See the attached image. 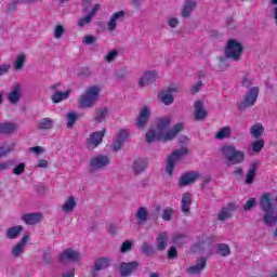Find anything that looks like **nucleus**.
Returning a JSON list of instances; mask_svg holds the SVG:
<instances>
[{
	"instance_id": "1",
	"label": "nucleus",
	"mask_w": 277,
	"mask_h": 277,
	"mask_svg": "<svg viewBox=\"0 0 277 277\" xmlns=\"http://www.w3.org/2000/svg\"><path fill=\"white\" fill-rule=\"evenodd\" d=\"M172 119L170 117H162L157 120L156 131L149 130L145 140L147 144H153V142H170V140H174L181 131H183V123H176L171 130H168L170 127Z\"/></svg>"
},
{
	"instance_id": "2",
	"label": "nucleus",
	"mask_w": 277,
	"mask_h": 277,
	"mask_svg": "<svg viewBox=\"0 0 277 277\" xmlns=\"http://www.w3.org/2000/svg\"><path fill=\"white\" fill-rule=\"evenodd\" d=\"M101 97V88L98 85H91L87 88L85 92L78 98V106L80 109H90L96 105Z\"/></svg>"
},
{
	"instance_id": "3",
	"label": "nucleus",
	"mask_w": 277,
	"mask_h": 277,
	"mask_svg": "<svg viewBox=\"0 0 277 277\" xmlns=\"http://www.w3.org/2000/svg\"><path fill=\"white\" fill-rule=\"evenodd\" d=\"M221 153L227 161V166H239L246 161V154L241 150H237L234 145L224 144L221 147Z\"/></svg>"
},
{
	"instance_id": "4",
	"label": "nucleus",
	"mask_w": 277,
	"mask_h": 277,
	"mask_svg": "<svg viewBox=\"0 0 277 277\" xmlns=\"http://www.w3.org/2000/svg\"><path fill=\"white\" fill-rule=\"evenodd\" d=\"M224 55L227 60L239 62L243 55V45L235 39H228L224 49Z\"/></svg>"
},
{
	"instance_id": "5",
	"label": "nucleus",
	"mask_w": 277,
	"mask_h": 277,
	"mask_svg": "<svg viewBox=\"0 0 277 277\" xmlns=\"http://www.w3.org/2000/svg\"><path fill=\"white\" fill-rule=\"evenodd\" d=\"M185 155H189V149H187V147L173 150L172 154L168 157L166 174L172 176L174 172V166H176V162L181 161V157H185Z\"/></svg>"
},
{
	"instance_id": "6",
	"label": "nucleus",
	"mask_w": 277,
	"mask_h": 277,
	"mask_svg": "<svg viewBox=\"0 0 277 277\" xmlns=\"http://www.w3.org/2000/svg\"><path fill=\"white\" fill-rule=\"evenodd\" d=\"M259 88L252 87L247 94L245 95L243 100L238 103V109L243 111V109H248V107H254L256 101L259 98Z\"/></svg>"
},
{
	"instance_id": "7",
	"label": "nucleus",
	"mask_w": 277,
	"mask_h": 277,
	"mask_svg": "<svg viewBox=\"0 0 277 277\" xmlns=\"http://www.w3.org/2000/svg\"><path fill=\"white\" fill-rule=\"evenodd\" d=\"M111 163V160L105 155H97L90 160V169L89 172L94 174L96 170H103V168H107Z\"/></svg>"
},
{
	"instance_id": "8",
	"label": "nucleus",
	"mask_w": 277,
	"mask_h": 277,
	"mask_svg": "<svg viewBox=\"0 0 277 277\" xmlns=\"http://www.w3.org/2000/svg\"><path fill=\"white\" fill-rule=\"evenodd\" d=\"M79 263L81 261V253L72 248H68L60 254L61 263Z\"/></svg>"
},
{
	"instance_id": "9",
	"label": "nucleus",
	"mask_w": 277,
	"mask_h": 277,
	"mask_svg": "<svg viewBox=\"0 0 277 277\" xmlns=\"http://www.w3.org/2000/svg\"><path fill=\"white\" fill-rule=\"evenodd\" d=\"M105 137V130L93 132L90 137L87 140V148L89 150H94L103 142Z\"/></svg>"
},
{
	"instance_id": "10",
	"label": "nucleus",
	"mask_w": 277,
	"mask_h": 277,
	"mask_svg": "<svg viewBox=\"0 0 277 277\" xmlns=\"http://www.w3.org/2000/svg\"><path fill=\"white\" fill-rule=\"evenodd\" d=\"M110 263H111V260H109L108 258H100L95 260L94 266L92 267L89 277H96L97 276L96 272L107 269Z\"/></svg>"
},
{
	"instance_id": "11",
	"label": "nucleus",
	"mask_w": 277,
	"mask_h": 277,
	"mask_svg": "<svg viewBox=\"0 0 277 277\" xmlns=\"http://www.w3.org/2000/svg\"><path fill=\"white\" fill-rule=\"evenodd\" d=\"M179 89L176 87H169L167 91H162L159 94V98L163 105H172L174 103V96L172 94H176Z\"/></svg>"
},
{
	"instance_id": "12",
	"label": "nucleus",
	"mask_w": 277,
	"mask_h": 277,
	"mask_svg": "<svg viewBox=\"0 0 277 277\" xmlns=\"http://www.w3.org/2000/svg\"><path fill=\"white\" fill-rule=\"evenodd\" d=\"M200 179V173L198 172H187L184 173L179 182L180 187H187V185H192L193 183H196Z\"/></svg>"
},
{
	"instance_id": "13",
	"label": "nucleus",
	"mask_w": 277,
	"mask_h": 277,
	"mask_svg": "<svg viewBox=\"0 0 277 277\" xmlns=\"http://www.w3.org/2000/svg\"><path fill=\"white\" fill-rule=\"evenodd\" d=\"M44 216L40 212L27 213L23 214L22 220L28 226H36V224H40Z\"/></svg>"
},
{
	"instance_id": "14",
	"label": "nucleus",
	"mask_w": 277,
	"mask_h": 277,
	"mask_svg": "<svg viewBox=\"0 0 277 277\" xmlns=\"http://www.w3.org/2000/svg\"><path fill=\"white\" fill-rule=\"evenodd\" d=\"M50 88L54 91V94L52 95V103H62V101H66V98L70 96V90H67L65 92L57 90V88H60V84H53Z\"/></svg>"
},
{
	"instance_id": "15",
	"label": "nucleus",
	"mask_w": 277,
	"mask_h": 277,
	"mask_svg": "<svg viewBox=\"0 0 277 277\" xmlns=\"http://www.w3.org/2000/svg\"><path fill=\"white\" fill-rule=\"evenodd\" d=\"M100 10H101V4H95L93 6V9L84 17H81L78 21V24H77L78 27L83 28V27H85V25H90L96 14V12H98Z\"/></svg>"
},
{
	"instance_id": "16",
	"label": "nucleus",
	"mask_w": 277,
	"mask_h": 277,
	"mask_svg": "<svg viewBox=\"0 0 277 277\" xmlns=\"http://www.w3.org/2000/svg\"><path fill=\"white\" fill-rule=\"evenodd\" d=\"M207 267V259L205 258H199L197 260L196 265H193L186 269L187 274L190 276H196L198 274H202V271Z\"/></svg>"
},
{
	"instance_id": "17",
	"label": "nucleus",
	"mask_w": 277,
	"mask_h": 277,
	"mask_svg": "<svg viewBox=\"0 0 277 277\" xmlns=\"http://www.w3.org/2000/svg\"><path fill=\"white\" fill-rule=\"evenodd\" d=\"M157 81V72L146 71L144 76L138 80V85L141 88H146V85H153Z\"/></svg>"
},
{
	"instance_id": "18",
	"label": "nucleus",
	"mask_w": 277,
	"mask_h": 277,
	"mask_svg": "<svg viewBox=\"0 0 277 277\" xmlns=\"http://www.w3.org/2000/svg\"><path fill=\"white\" fill-rule=\"evenodd\" d=\"M263 222L266 226H274L277 222V210L276 209H265L263 215Z\"/></svg>"
},
{
	"instance_id": "19",
	"label": "nucleus",
	"mask_w": 277,
	"mask_h": 277,
	"mask_svg": "<svg viewBox=\"0 0 277 277\" xmlns=\"http://www.w3.org/2000/svg\"><path fill=\"white\" fill-rule=\"evenodd\" d=\"M22 88L21 84L13 85L11 92L8 94V100L11 105H16L21 101Z\"/></svg>"
},
{
	"instance_id": "20",
	"label": "nucleus",
	"mask_w": 277,
	"mask_h": 277,
	"mask_svg": "<svg viewBox=\"0 0 277 277\" xmlns=\"http://www.w3.org/2000/svg\"><path fill=\"white\" fill-rule=\"evenodd\" d=\"M196 5H198L196 0H185L182 9V13H181L183 18H189V16H192V12L196 10Z\"/></svg>"
},
{
	"instance_id": "21",
	"label": "nucleus",
	"mask_w": 277,
	"mask_h": 277,
	"mask_svg": "<svg viewBox=\"0 0 277 277\" xmlns=\"http://www.w3.org/2000/svg\"><path fill=\"white\" fill-rule=\"evenodd\" d=\"M126 14L127 13L124 11H118L114 13L107 23L108 31H116V28L118 27V19L123 18Z\"/></svg>"
},
{
	"instance_id": "22",
	"label": "nucleus",
	"mask_w": 277,
	"mask_h": 277,
	"mask_svg": "<svg viewBox=\"0 0 277 277\" xmlns=\"http://www.w3.org/2000/svg\"><path fill=\"white\" fill-rule=\"evenodd\" d=\"M27 241H29V235H24L21 239V241L13 247L12 249V255L17 259V256H21L25 250V246L27 245Z\"/></svg>"
},
{
	"instance_id": "23",
	"label": "nucleus",
	"mask_w": 277,
	"mask_h": 277,
	"mask_svg": "<svg viewBox=\"0 0 277 277\" xmlns=\"http://www.w3.org/2000/svg\"><path fill=\"white\" fill-rule=\"evenodd\" d=\"M140 267V264L137 262H130V263H121L120 269H121V276L127 277L133 274L135 269Z\"/></svg>"
},
{
	"instance_id": "24",
	"label": "nucleus",
	"mask_w": 277,
	"mask_h": 277,
	"mask_svg": "<svg viewBox=\"0 0 277 277\" xmlns=\"http://www.w3.org/2000/svg\"><path fill=\"white\" fill-rule=\"evenodd\" d=\"M148 118H150V110L148 109V107H143L136 120V126L138 127V129H144V127H146Z\"/></svg>"
},
{
	"instance_id": "25",
	"label": "nucleus",
	"mask_w": 277,
	"mask_h": 277,
	"mask_svg": "<svg viewBox=\"0 0 277 277\" xmlns=\"http://www.w3.org/2000/svg\"><path fill=\"white\" fill-rule=\"evenodd\" d=\"M132 168H133L134 174H142V172H144L148 168V159L146 158L135 159Z\"/></svg>"
},
{
	"instance_id": "26",
	"label": "nucleus",
	"mask_w": 277,
	"mask_h": 277,
	"mask_svg": "<svg viewBox=\"0 0 277 277\" xmlns=\"http://www.w3.org/2000/svg\"><path fill=\"white\" fill-rule=\"evenodd\" d=\"M195 107V120H205L207 118V110L205 105L200 101H196L194 104Z\"/></svg>"
},
{
	"instance_id": "27",
	"label": "nucleus",
	"mask_w": 277,
	"mask_h": 277,
	"mask_svg": "<svg viewBox=\"0 0 277 277\" xmlns=\"http://www.w3.org/2000/svg\"><path fill=\"white\" fill-rule=\"evenodd\" d=\"M18 126L14 122H3L0 123V133L2 135H12V133H16Z\"/></svg>"
},
{
	"instance_id": "28",
	"label": "nucleus",
	"mask_w": 277,
	"mask_h": 277,
	"mask_svg": "<svg viewBox=\"0 0 277 277\" xmlns=\"http://www.w3.org/2000/svg\"><path fill=\"white\" fill-rule=\"evenodd\" d=\"M22 233H23V226L16 225L5 230V237L6 239H18Z\"/></svg>"
},
{
	"instance_id": "29",
	"label": "nucleus",
	"mask_w": 277,
	"mask_h": 277,
	"mask_svg": "<svg viewBox=\"0 0 277 277\" xmlns=\"http://www.w3.org/2000/svg\"><path fill=\"white\" fill-rule=\"evenodd\" d=\"M256 170H258L256 162H252L249 166V170H248V173H247L246 179H245L246 185H252V183H254V179L256 176Z\"/></svg>"
},
{
	"instance_id": "30",
	"label": "nucleus",
	"mask_w": 277,
	"mask_h": 277,
	"mask_svg": "<svg viewBox=\"0 0 277 277\" xmlns=\"http://www.w3.org/2000/svg\"><path fill=\"white\" fill-rule=\"evenodd\" d=\"M156 243L157 250H166V248L168 247V234L166 232L160 233L156 239Z\"/></svg>"
},
{
	"instance_id": "31",
	"label": "nucleus",
	"mask_w": 277,
	"mask_h": 277,
	"mask_svg": "<svg viewBox=\"0 0 277 277\" xmlns=\"http://www.w3.org/2000/svg\"><path fill=\"white\" fill-rule=\"evenodd\" d=\"M272 193L263 194L260 198V207L261 209H272Z\"/></svg>"
},
{
	"instance_id": "32",
	"label": "nucleus",
	"mask_w": 277,
	"mask_h": 277,
	"mask_svg": "<svg viewBox=\"0 0 277 277\" xmlns=\"http://www.w3.org/2000/svg\"><path fill=\"white\" fill-rule=\"evenodd\" d=\"M109 114V109L107 107H102L100 109H95V116L93 120L95 122H104L105 118H107V115Z\"/></svg>"
},
{
	"instance_id": "33",
	"label": "nucleus",
	"mask_w": 277,
	"mask_h": 277,
	"mask_svg": "<svg viewBox=\"0 0 277 277\" xmlns=\"http://www.w3.org/2000/svg\"><path fill=\"white\" fill-rule=\"evenodd\" d=\"M38 129L39 131H49L53 129V119L51 118H43L38 121Z\"/></svg>"
},
{
	"instance_id": "34",
	"label": "nucleus",
	"mask_w": 277,
	"mask_h": 277,
	"mask_svg": "<svg viewBox=\"0 0 277 277\" xmlns=\"http://www.w3.org/2000/svg\"><path fill=\"white\" fill-rule=\"evenodd\" d=\"M263 133H265V128H263V124H261V123L254 124L250 129V134L255 140H259V137H261V135H263Z\"/></svg>"
},
{
	"instance_id": "35",
	"label": "nucleus",
	"mask_w": 277,
	"mask_h": 277,
	"mask_svg": "<svg viewBox=\"0 0 277 277\" xmlns=\"http://www.w3.org/2000/svg\"><path fill=\"white\" fill-rule=\"evenodd\" d=\"M216 248V254H220V256H229L230 254V247L226 243H217L215 246Z\"/></svg>"
},
{
	"instance_id": "36",
	"label": "nucleus",
	"mask_w": 277,
	"mask_h": 277,
	"mask_svg": "<svg viewBox=\"0 0 277 277\" xmlns=\"http://www.w3.org/2000/svg\"><path fill=\"white\" fill-rule=\"evenodd\" d=\"M230 133H233V131L230 130V127H228V126L223 127L215 134V138L216 140H226V137H230Z\"/></svg>"
},
{
	"instance_id": "37",
	"label": "nucleus",
	"mask_w": 277,
	"mask_h": 277,
	"mask_svg": "<svg viewBox=\"0 0 277 277\" xmlns=\"http://www.w3.org/2000/svg\"><path fill=\"white\" fill-rule=\"evenodd\" d=\"M25 62H27V57L25 56V54L17 55L14 63L15 70H23V66H25Z\"/></svg>"
},
{
	"instance_id": "38",
	"label": "nucleus",
	"mask_w": 277,
	"mask_h": 277,
	"mask_svg": "<svg viewBox=\"0 0 277 277\" xmlns=\"http://www.w3.org/2000/svg\"><path fill=\"white\" fill-rule=\"evenodd\" d=\"M12 150H14V145H10V144H3L0 145V159L2 157H5V155H10V153H12Z\"/></svg>"
},
{
	"instance_id": "39",
	"label": "nucleus",
	"mask_w": 277,
	"mask_h": 277,
	"mask_svg": "<svg viewBox=\"0 0 277 277\" xmlns=\"http://www.w3.org/2000/svg\"><path fill=\"white\" fill-rule=\"evenodd\" d=\"M192 207V195L185 193L182 195V209H189Z\"/></svg>"
},
{
	"instance_id": "40",
	"label": "nucleus",
	"mask_w": 277,
	"mask_h": 277,
	"mask_svg": "<svg viewBox=\"0 0 277 277\" xmlns=\"http://www.w3.org/2000/svg\"><path fill=\"white\" fill-rule=\"evenodd\" d=\"M75 207H77V201L75 200V197L71 196L66 199L61 209H75Z\"/></svg>"
},
{
	"instance_id": "41",
	"label": "nucleus",
	"mask_w": 277,
	"mask_h": 277,
	"mask_svg": "<svg viewBox=\"0 0 277 277\" xmlns=\"http://www.w3.org/2000/svg\"><path fill=\"white\" fill-rule=\"evenodd\" d=\"M233 213H235V209L225 210L219 214V220L224 222L225 220L233 217Z\"/></svg>"
},
{
	"instance_id": "42",
	"label": "nucleus",
	"mask_w": 277,
	"mask_h": 277,
	"mask_svg": "<svg viewBox=\"0 0 277 277\" xmlns=\"http://www.w3.org/2000/svg\"><path fill=\"white\" fill-rule=\"evenodd\" d=\"M265 146V141L263 140H258L252 143V150L253 153H261Z\"/></svg>"
},
{
	"instance_id": "43",
	"label": "nucleus",
	"mask_w": 277,
	"mask_h": 277,
	"mask_svg": "<svg viewBox=\"0 0 277 277\" xmlns=\"http://www.w3.org/2000/svg\"><path fill=\"white\" fill-rule=\"evenodd\" d=\"M135 217L138 220V222H146V220H148V212L146 211V209H138Z\"/></svg>"
},
{
	"instance_id": "44",
	"label": "nucleus",
	"mask_w": 277,
	"mask_h": 277,
	"mask_svg": "<svg viewBox=\"0 0 277 277\" xmlns=\"http://www.w3.org/2000/svg\"><path fill=\"white\" fill-rule=\"evenodd\" d=\"M77 118H78V116L75 113L67 114V120H68L67 129H71V127H75V123L77 122Z\"/></svg>"
},
{
	"instance_id": "45",
	"label": "nucleus",
	"mask_w": 277,
	"mask_h": 277,
	"mask_svg": "<svg viewBox=\"0 0 277 277\" xmlns=\"http://www.w3.org/2000/svg\"><path fill=\"white\" fill-rule=\"evenodd\" d=\"M186 237L187 236H185V234L177 233V234L173 235V243H176V246H181V245L185 243Z\"/></svg>"
},
{
	"instance_id": "46",
	"label": "nucleus",
	"mask_w": 277,
	"mask_h": 277,
	"mask_svg": "<svg viewBox=\"0 0 277 277\" xmlns=\"http://www.w3.org/2000/svg\"><path fill=\"white\" fill-rule=\"evenodd\" d=\"M130 250H133V242L130 240L123 241L120 248V252L124 254V252H129Z\"/></svg>"
},
{
	"instance_id": "47",
	"label": "nucleus",
	"mask_w": 277,
	"mask_h": 277,
	"mask_svg": "<svg viewBox=\"0 0 277 277\" xmlns=\"http://www.w3.org/2000/svg\"><path fill=\"white\" fill-rule=\"evenodd\" d=\"M65 31L66 30L64 29V26L56 25L54 28V38H56V40H60V38H62V36H64Z\"/></svg>"
},
{
	"instance_id": "48",
	"label": "nucleus",
	"mask_w": 277,
	"mask_h": 277,
	"mask_svg": "<svg viewBox=\"0 0 277 277\" xmlns=\"http://www.w3.org/2000/svg\"><path fill=\"white\" fill-rule=\"evenodd\" d=\"M25 168H26V164L24 162L16 164L15 168L13 169V174H15L16 176H21V174L25 172Z\"/></svg>"
},
{
	"instance_id": "49",
	"label": "nucleus",
	"mask_w": 277,
	"mask_h": 277,
	"mask_svg": "<svg viewBox=\"0 0 277 277\" xmlns=\"http://www.w3.org/2000/svg\"><path fill=\"white\" fill-rule=\"evenodd\" d=\"M173 214H174L173 209H164L162 213V220H164V222H170L172 220Z\"/></svg>"
},
{
	"instance_id": "50",
	"label": "nucleus",
	"mask_w": 277,
	"mask_h": 277,
	"mask_svg": "<svg viewBox=\"0 0 277 277\" xmlns=\"http://www.w3.org/2000/svg\"><path fill=\"white\" fill-rule=\"evenodd\" d=\"M83 44L89 45V44H96V37L92 35H87L84 36L82 40Z\"/></svg>"
},
{
	"instance_id": "51",
	"label": "nucleus",
	"mask_w": 277,
	"mask_h": 277,
	"mask_svg": "<svg viewBox=\"0 0 277 277\" xmlns=\"http://www.w3.org/2000/svg\"><path fill=\"white\" fill-rule=\"evenodd\" d=\"M141 252L143 254H153V247H150V243L148 242H143L141 247Z\"/></svg>"
},
{
	"instance_id": "52",
	"label": "nucleus",
	"mask_w": 277,
	"mask_h": 277,
	"mask_svg": "<svg viewBox=\"0 0 277 277\" xmlns=\"http://www.w3.org/2000/svg\"><path fill=\"white\" fill-rule=\"evenodd\" d=\"M116 57H118V51L113 50V51H110V52L105 56V60H106V62H114V60H116Z\"/></svg>"
},
{
	"instance_id": "53",
	"label": "nucleus",
	"mask_w": 277,
	"mask_h": 277,
	"mask_svg": "<svg viewBox=\"0 0 277 277\" xmlns=\"http://www.w3.org/2000/svg\"><path fill=\"white\" fill-rule=\"evenodd\" d=\"M200 88H202V81L199 80L193 88L190 89V94H198L200 92Z\"/></svg>"
},
{
	"instance_id": "54",
	"label": "nucleus",
	"mask_w": 277,
	"mask_h": 277,
	"mask_svg": "<svg viewBox=\"0 0 277 277\" xmlns=\"http://www.w3.org/2000/svg\"><path fill=\"white\" fill-rule=\"evenodd\" d=\"M118 137H119V141L124 142V140H128V137H129V131L119 130Z\"/></svg>"
},
{
	"instance_id": "55",
	"label": "nucleus",
	"mask_w": 277,
	"mask_h": 277,
	"mask_svg": "<svg viewBox=\"0 0 277 277\" xmlns=\"http://www.w3.org/2000/svg\"><path fill=\"white\" fill-rule=\"evenodd\" d=\"M8 72H10V65H0V77H3V75H8Z\"/></svg>"
},
{
	"instance_id": "56",
	"label": "nucleus",
	"mask_w": 277,
	"mask_h": 277,
	"mask_svg": "<svg viewBox=\"0 0 277 277\" xmlns=\"http://www.w3.org/2000/svg\"><path fill=\"white\" fill-rule=\"evenodd\" d=\"M29 153H35V155H42V153H44V148L40 146L30 147Z\"/></svg>"
},
{
	"instance_id": "57",
	"label": "nucleus",
	"mask_w": 277,
	"mask_h": 277,
	"mask_svg": "<svg viewBox=\"0 0 277 277\" xmlns=\"http://www.w3.org/2000/svg\"><path fill=\"white\" fill-rule=\"evenodd\" d=\"M176 247H171L168 251V259H176Z\"/></svg>"
},
{
	"instance_id": "58",
	"label": "nucleus",
	"mask_w": 277,
	"mask_h": 277,
	"mask_svg": "<svg viewBox=\"0 0 277 277\" xmlns=\"http://www.w3.org/2000/svg\"><path fill=\"white\" fill-rule=\"evenodd\" d=\"M92 5V0H82V12H88Z\"/></svg>"
},
{
	"instance_id": "59",
	"label": "nucleus",
	"mask_w": 277,
	"mask_h": 277,
	"mask_svg": "<svg viewBox=\"0 0 277 277\" xmlns=\"http://www.w3.org/2000/svg\"><path fill=\"white\" fill-rule=\"evenodd\" d=\"M254 205H256V199L250 198V199L246 202L243 209H252V208L254 207Z\"/></svg>"
},
{
	"instance_id": "60",
	"label": "nucleus",
	"mask_w": 277,
	"mask_h": 277,
	"mask_svg": "<svg viewBox=\"0 0 277 277\" xmlns=\"http://www.w3.org/2000/svg\"><path fill=\"white\" fill-rule=\"evenodd\" d=\"M122 142L123 141H120V140L115 141L111 145L113 150L115 151L120 150L122 148Z\"/></svg>"
},
{
	"instance_id": "61",
	"label": "nucleus",
	"mask_w": 277,
	"mask_h": 277,
	"mask_svg": "<svg viewBox=\"0 0 277 277\" xmlns=\"http://www.w3.org/2000/svg\"><path fill=\"white\" fill-rule=\"evenodd\" d=\"M37 168H49V161L44 159H39L37 162Z\"/></svg>"
},
{
	"instance_id": "62",
	"label": "nucleus",
	"mask_w": 277,
	"mask_h": 277,
	"mask_svg": "<svg viewBox=\"0 0 277 277\" xmlns=\"http://www.w3.org/2000/svg\"><path fill=\"white\" fill-rule=\"evenodd\" d=\"M168 25L169 27H172V28L176 27L179 25V18H175V17L170 18L168 22Z\"/></svg>"
},
{
	"instance_id": "63",
	"label": "nucleus",
	"mask_w": 277,
	"mask_h": 277,
	"mask_svg": "<svg viewBox=\"0 0 277 277\" xmlns=\"http://www.w3.org/2000/svg\"><path fill=\"white\" fill-rule=\"evenodd\" d=\"M16 5H17L16 2L9 3L8 12H11V14L16 12Z\"/></svg>"
},
{
	"instance_id": "64",
	"label": "nucleus",
	"mask_w": 277,
	"mask_h": 277,
	"mask_svg": "<svg viewBox=\"0 0 277 277\" xmlns=\"http://www.w3.org/2000/svg\"><path fill=\"white\" fill-rule=\"evenodd\" d=\"M116 232H117L116 225H115V224H110V225L108 226V233H109V235H116Z\"/></svg>"
}]
</instances>
